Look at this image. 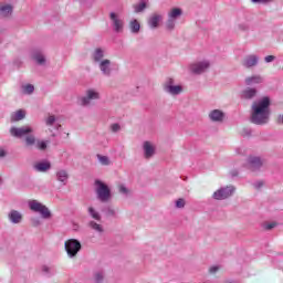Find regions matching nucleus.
Listing matches in <instances>:
<instances>
[{"instance_id": "1", "label": "nucleus", "mask_w": 283, "mask_h": 283, "mask_svg": "<svg viewBox=\"0 0 283 283\" xmlns=\"http://www.w3.org/2000/svg\"><path fill=\"white\" fill-rule=\"evenodd\" d=\"M10 134L14 138L24 137V147H27V149H32V147H35L40 151H45V149H48L49 142L36 139V136H34V128H32V126L11 127Z\"/></svg>"}, {"instance_id": "2", "label": "nucleus", "mask_w": 283, "mask_h": 283, "mask_svg": "<svg viewBox=\"0 0 283 283\" xmlns=\"http://www.w3.org/2000/svg\"><path fill=\"white\" fill-rule=\"evenodd\" d=\"M271 99L269 97H262L252 105L251 122L254 125H266L269 123V116H271Z\"/></svg>"}, {"instance_id": "3", "label": "nucleus", "mask_w": 283, "mask_h": 283, "mask_svg": "<svg viewBox=\"0 0 283 283\" xmlns=\"http://www.w3.org/2000/svg\"><path fill=\"white\" fill-rule=\"evenodd\" d=\"M95 187V192L99 202H109V200H112V190L107 184L96 179Z\"/></svg>"}, {"instance_id": "4", "label": "nucleus", "mask_w": 283, "mask_h": 283, "mask_svg": "<svg viewBox=\"0 0 283 283\" xmlns=\"http://www.w3.org/2000/svg\"><path fill=\"white\" fill-rule=\"evenodd\" d=\"M29 208L31 209V211L40 213L43 220H50V218H52V212L50 211V208L39 202L38 200L29 201Z\"/></svg>"}, {"instance_id": "5", "label": "nucleus", "mask_w": 283, "mask_h": 283, "mask_svg": "<svg viewBox=\"0 0 283 283\" xmlns=\"http://www.w3.org/2000/svg\"><path fill=\"white\" fill-rule=\"evenodd\" d=\"M211 69V61L209 60H201L193 62L189 65V71L191 74H195L197 76H200V74H205L206 72H209Z\"/></svg>"}, {"instance_id": "6", "label": "nucleus", "mask_w": 283, "mask_h": 283, "mask_svg": "<svg viewBox=\"0 0 283 283\" xmlns=\"http://www.w3.org/2000/svg\"><path fill=\"white\" fill-rule=\"evenodd\" d=\"M180 17H182V9L172 8L169 10L168 19L165 24L166 30H168V32H174V30L176 29V21H178V19H180Z\"/></svg>"}, {"instance_id": "7", "label": "nucleus", "mask_w": 283, "mask_h": 283, "mask_svg": "<svg viewBox=\"0 0 283 283\" xmlns=\"http://www.w3.org/2000/svg\"><path fill=\"white\" fill-rule=\"evenodd\" d=\"M64 249H65L69 258H76V255H78V251H81V249H82L81 241H78L76 239H69L64 243Z\"/></svg>"}, {"instance_id": "8", "label": "nucleus", "mask_w": 283, "mask_h": 283, "mask_svg": "<svg viewBox=\"0 0 283 283\" xmlns=\"http://www.w3.org/2000/svg\"><path fill=\"white\" fill-rule=\"evenodd\" d=\"M101 99V93L96 88H88L85 92V96L81 98V105L83 107H87L92 105L93 101H99Z\"/></svg>"}, {"instance_id": "9", "label": "nucleus", "mask_w": 283, "mask_h": 283, "mask_svg": "<svg viewBox=\"0 0 283 283\" xmlns=\"http://www.w3.org/2000/svg\"><path fill=\"white\" fill-rule=\"evenodd\" d=\"M109 19L112 23L113 31L116 32V34L123 33L125 30V21L118 15L116 12L109 13Z\"/></svg>"}, {"instance_id": "10", "label": "nucleus", "mask_w": 283, "mask_h": 283, "mask_svg": "<svg viewBox=\"0 0 283 283\" xmlns=\"http://www.w3.org/2000/svg\"><path fill=\"white\" fill-rule=\"evenodd\" d=\"M164 91L167 94H170L171 96H178V94L182 93V86L180 85H174V78H169L165 84H164Z\"/></svg>"}, {"instance_id": "11", "label": "nucleus", "mask_w": 283, "mask_h": 283, "mask_svg": "<svg viewBox=\"0 0 283 283\" xmlns=\"http://www.w3.org/2000/svg\"><path fill=\"white\" fill-rule=\"evenodd\" d=\"M234 191H235V188L233 186L221 188L214 192V198L217 200H224L227 198H230V196H233Z\"/></svg>"}, {"instance_id": "12", "label": "nucleus", "mask_w": 283, "mask_h": 283, "mask_svg": "<svg viewBox=\"0 0 283 283\" xmlns=\"http://www.w3.org/2000/svg\"><path fill=\"white\" fill-rule=\"evenodd\" d=\"M99 72L107 78L112 76V72H114V69H112V61L111 60H103L101 63H98Z\"/></svg>"}, {"instance_id": "13", "label": "nucleus", "mask_w": 283, "mask_h": 283, "mask_svg": "<svg viewBox=\"0 0 283 283\" xmlns=\"http://www.w3.org/2000/svg\"><path fill=\"white\" fill-rule=\"evenodd\" d=\"M31 56L38 65H45V63L48 62V60L45 59V54H43V51L40 49L33 50Z\"/></svg>"}, {"instance_id": "14", "label": "nucleus", "mask_w": 283, "mask_h": 283, "mask_svg": "<svg viewBox=\"0 0 283 283\" xmlns=\"http://www.w3.org/2000/svg\"><path fill=\"white\" fill-rule=\"evenodd\" d=\"M33 169L40 174H45L52 169V164L48 160L38 161L33 165Z\"/></svg>"}, {"instance_id": "15", "label": "nucleus", "mask_w": 283, "mask_h": 283, "mask_svg": "<svg viewBox=\"0 0 283 283\" xmlns=\"http://www.w3.org/2000/svg\"><path fill=\"white\" fill-rule=\"evenodd\" d=\"M161 21H163V14L153 13L148 19V27L150 28V30H156L160 25Z\"/></svg>"}, {"instance_id": "16", "label": "nucleus", "mask_w": 283, "mask_h": 283, "mask_svg": "<svg viewBox=\"0 0 283 283\" xmlns=\"http://www.w3.org/2000/svg\"><path fill=\"white\" fill-rule=\"evenodd\" d=\"M8 218L11 224H21V222H23V214L18 210H11Z\"/></svg>"}, {"instance_id": "17", "label": "nucleus", "mask_w": 283, "mask_h": 283, "mask_svg": "<svg viewBox=\"0 0 283 283\" xmlns=\"http://www.w3.org/2000/svg\"><path fill=\"white\" fill-rule=\"evenodd\" d=\"M12 12H14V7H12V4L0 6V17L2 19H8L12 17Z\"/></svg>"}, {"instance_id": "18", "label": "nucleus", "mask_w": 283, "mask_h": 283, "mask_svg": "<svg viewBox=\"0 0 283 283\" xmlns=\"http://www.w3.org/2000/svg\"><path fill=\"white\" fill-rule=\"evenodd\" d=\"M94 63H101L105 61V49L96 48L92 53Z\"/></svg>"}, {"instance_id": "19", "label": "nucleus", "mask_w": 283, "mask_h": 283, "mask_svg": "<svg viewBox=\"0 0 283 283\" xmlns=\"http://www.w3.org/2000/svg\"><path fill=\"white\" fill-rule=\"evenodd\" d=\"M143 149L145 158H151V156L156 154V148L150 144V142H144Z\"/></svg>"}, {"instance_id": "20", "label": "nucleus", "mask_w": 283, "mask_h": 283, "mask_svg": "<svg viewBox=\"0 0 283 283\" xmlns=\"http://www.w3.org/2000/svg\"><path fill=\"white\" fill-rule=\"evenodd\" d=\"M55 176L59 182H62V185H67V180L70 179V174H67V170L65 169L57 170Z\"/></svg>"}, {"instance_id": "21", "label": "nucleus", "mask_w": 283, "mask_h": 283, "mask_svg": "<svg viewBox=\"0 0 283 283\" xmlns=\"http://www.w3.org/2000/svg\"><path fill=\"white\" fill-rule=\"evenodd\" d=\"M244 67H255L258 65V55H248L243 60Z\"/></svg>"}, {"instance_id": "22", "label": "nucleus", "mask_w": 283, "mask_h": 283, "mask_svg": "<svg viewBox=\"0 0 283 283\" xmlns=\"http://www.w3.org/2000/svg\"><path fill=\"white\" fill-rule=\"evenodd\" d=\"M260 167H262V160L259 157L249 158V169L255 171V169H260Z\"/></svg>"}, {"instance_id": "23", "label": "nucleus", "mask_w": 283, "mask_h": 283, "mask_svg": "<svg viewBox=\"0 0 283 283\" xmlns=\"http://www.w3.org/2000/svg\"><path fill=\"white\" fill-rule=\"evenodd\" d=\"M255 94H258V91L255 88H247L241 93V98L249 101L251 98H254Z\"/></svg>"}, {"instance_id": "24", "label": "nucleus", "mask_w": 283, "mask_h": 283, "mask_svg": "<svg viewBox=\"0 0 283 283\" xmlns=\"http://www.w3.org/2000/svg\"><path fill=\"white\" fill-rule=\"evenodd\" d=\"M264 80L260 75H254L245 78V85H259Z\"/></svg>"}, {"instance_id": "25", "label": "nucleus", "mask_w": 283, "mask_h": 283, "mask_svg": "<svg viewBox=\"0 0 283 283\" xmlns=\"http://www.w3.org/2000/svg\"><path fill=\"white\" fill-rule=\"evenodd\" d=\"M129 29L133 34H138L140 32V23L138 20H132L129 23Z\"/></svg>"}, {"instance_id": "26", "label": "nucleus", "mask_w": 283, "mask_h": 283, "mask_svg": "<svg viewBox=\"0 0 283 283\" xmlns=\"http://www.w3.org/2000/svg\"><path fill=\"white\" fill-rule=\"evenodd\" d=\"M147 8V0H142L139 3L134 6V11L138 14L140 12H144Z\"/></svg>"}, {"instance_id": "27", "label": "nucleus", "mask_w": 283, "mask_h": 283, "mask_svg": "<svg viewBox=\"0 0 283 283\" xmlns=\"http://www.w3.org/2000/svg\"><path fill=\"white\" fill-rule=\"evenodd\" d=\"M87 211H88V216H91L93 220H97V222H101V219H102L101 213H98V211H96L94 207H88Z\"/></svg>"}, {"instance_id": "28", "label": "nucleus", "mask_w": 283, "mask_h": 283, "mask_svg": "<svg viewBox=\"0 0 283 283\" xmlns=\"http://www.w3.org/2000/svg\"><path fill=\"white\" fill-rule=\"evenodd\" d=\"M213 120L216 123H222V120H224V113H222V111L214 109L213 111Z\"/></svg>"}, {"instance_id": "29", "label": "nucleus", "mask_w": 283, "mask_h": 283, "mask_svg": "<svg viewBox=\"0 0 283 283\" xmlns=\"http://www.w3.org/2000/svg\"><path fill=\"white\" fill-rule=\"evenodd\" d=\"M88 227H91V229L97 233H103L104 231L103 226L96 223L95 221H90Z\"/></svg>"}, {"instance_id": "30", "label": "nucleus", "mask_w": 283, "mask_h": 283, "mask_svg": "<svg viewBox=\"0 0 283 283\" xmlns=\"http://www.w3.org/2000/svg\"><path fill=\"white\" fill-rule=\"evenodd\" d=\"M94 280L96 283H103L105 280V272L104 271H97L94 273Z\"/></svg>"}, {"instance_id": "31", "label": "nucleus", "mask_w": 283, "mask_h": 283, "mask_svg": "<svg viewBox=\"0 0 283 283\" xmlns=\"http://www.w3.org/2000/svg\"><path fill=\"white\" fill-rule=\"evenodd\" d=\"M22 93L27 95L34 94V85L32 84L22 85Z\"/></svg>"}, {"instance_id": "32", "label": "nucleus", "mask_w": 283, "mask_h": 283, "mask_svg": "<svg viewBox=\"0 0 283 283\" xmlns=\"http://www.w3.org/2000/svg\"><path fill=\"white\" fill-rule=\"evenodd\" d=\"M25 118V111H17L12 116V120H23Z\"/></svg>"}, {"instance_id": "33", "label": "nucleus", "mask_w": 283, "mask_h": 283, "mask_svg": "<svg viewBox=\"0 0 283 283\" xmlns=\"http://www.w3.org/2000/svg\"><path fill=\"white\" fill-rule=\"evenodd\" d=\"M97 160L101 163V165L107 166L109 165V157L97 155Z\"/></svg>"}, {"instance_id": "34", "label": "nucleus", "mask_w": 283, "mask_h": 283, "mask_svg": "<svg viewBox=\"0 0 283 283\" xmlns=\"http://www.w3.org/2000/svg\"><path fill=\"white\" fill-rule=\"evenodd\" d=\"M54 123H56V117L54 115H50L46 119H45V124L49 127H52V125H54Z\"/></svg>"}, {"instance_id": "35", "label": "nucleus", "mask_w": 283, "mask_h": 283, "mask_svg": "<svg viewBox=\"0 0 283 283\" xmlns=\"http://www.w3.org/2000/svg\"><path fill=\"white\" fill-rule=\"evenodd\" d=\"M185 205H187V202H186L185 199H182V198H179V199L176 201V207H177V209H185Z\"/></svg>"}, {"instance_id": "36", "label": "nucleus", "mask_w": 283, "mask_h": 283, "mask_svg": "<svg viewBox=\"0 0 283 283\" xmlns=\"http://www.w3.org/2000/svg\"><path fill=\"white\" fill-rule=\"evenodd\" d=\"M42 271L43 273H46V275H54L55 273V271L48 265L42 266Z\"/></svg>"}, {"instance_id": "37", "label": "nucleus", "mask_w": 283, "mask_h": 283, "mask_svg": "<svg viewBox=\"0 0 283 283\" xmlns=\"http://www.w3.org/2000/svg\"><path fill=\"white\" fill-rule=\"evenodd\" d=\"M119 189V193H123V196H128L129 195V189H127V187H125V185H120L118 187Z\"/></svg>"}, {"instance_id": "38", "label": "nucleus", "mask_w": 283, "mask_h": 283, "mask_svg": "<svg viewBox=\"0 0 283 283\" xmlns=\"http://www.w3.org/2000/svg\"><path fill=\"white\" fill-rule=\"evenodd\" d=\"M111 132H113V134H117V132H120V124H112Z\"/></svg>"}, {"instance_id": "39", "label": "nucleus", "mask_w": 283, "mask_h": 283, "mask_svg": "<svg viewBox=\"0 0 283 283\" xmlns=\"http://www.w3.org/2000/svg\"><path fill=\"white\" fill-rule=\"evenodd\" d=\"M106 216H116V210L112 208H106Z\"/></svg>"}, {"instance_id": "40", "label": "nucleus", "mask_w": 283, "mask_h": 283, "mask_svg": "<svg viewBox=\"0 0 283 283\" xmlns=\"http://www.w3.org/2000/svg\"><path fill=\"white\" fill-rule=\"evenodd\" d=\"M31 222H32L33 227H39L41 224V220H39L36 218L31 219Z\"/></svg>"}, {"instance_id": "41", "label": "nucleus", "mask_w": 283, "mask_h": 283, "mask_svg": "<svg viewBox=\"0 0 283 283\" xmlns=\"http://www.w3.org/2000/svg\"><path fill=\"white\" fill-rule=\"evenodd\" d=\"M273 61H275V56L273 55L265 56V63H273Z\"/></svg>"}, {"instance_id": "42", "label": "nucleus", "mask_w": 283, "mask_h": 283, "mask_svg": "<svg viewBox=\"0 0 283 283\" xmlns=\"http://www.w3.org/2000/svg\"><path fill=\"white\" fill-rule=\"evenodd\" d=\"M252 3H269L271 0H251Z\"/></svg>"}, {"instance_id": "43", "label": "nucleus", "mask_w": 283, "mask_h": 283, "mask_svg": "<svg viewBox=\"0 0 283 283\" xmlns=\"http://www.w3.org/2000/svg\"><path fill=\"white\" fill-rule=\"evenodd\" d=\"M0 158H6V150L0 149Z\"/></svg>"}, {"instance_id": "44", "label": "nucleus", "mask_w": 283, "mask_h": 283, "mask_svg": "<svg viewBox=\"0 0 283 283\" xmlns=\"http://www.w3.org/2000/svg\"><path fill=\"white\" fill-rule=\"evenodd\" d=\"M209 118H210V120H213V111H211V112L209 113Z\"/></svg>"}, {"instance_id": "45", "label": "nucleus", "mask_w": 283, "mask_h": 283, "mask_svg": "<svg viewBox=\"0 0 283 283\" xmlns=\"http://www.w3.org/2000/svg\"><path fill=\"white\" fill-rule=\"evenodd\" d=\"M279 123L283 125V115L279 116Z\"/></svg>"}, {"instance_id": "46", "label": "nucleus", "mask_w": 283, "mask_h": 283, "mask_svg": "<svg viewBox=\"0 0 283 283\" xmlns=\"http://www.w3.org/2000/svg\"><path fill=\"white\" fill-rule=\"evenodd\" d=\"M273 227H275V224L271 223L266 226V229H273Z\"/></svg>"}, {"instance_id": "47", "label": "nucleus", "mask_w": 283, "mask_h": 283, "mask_svg": "<svg viewBox=\"0 0 283 283\" xmlns=\"http://www.w3.org/2000/svg\"><path fill=\"white\" fill-rule=\"evenodd\" d=\"M209 271H210V273H213V266H211V268L209 269Z\"/></svg>"}, {"instance_id": "48", "label": "nucleus", "mask_w": 283, "mask_h": 283, "mask_svg": "<svg viewBox=\"0 0 283 283\" xmlns=\"http://www.w3.org/2000/svg\"><path fill=\"white\" fill-rule=\"evenodd\" d=\"M258 187H262V182H260Z\"/></svg>"}, {"instance_id": "49", "label": "nucleus", "mask_w": 283, "mask_h": 283, "mask_svg": "<svg viewBox=\"0 0 283 283\" xmlns=\"http://www.w3.org/2000/svg\"><path fill=\"white\" fill-rule=\"evenodd\" d=\"M218 269L217 268H213V271L216 272Z\"/></svg>"}]
</instances>
